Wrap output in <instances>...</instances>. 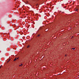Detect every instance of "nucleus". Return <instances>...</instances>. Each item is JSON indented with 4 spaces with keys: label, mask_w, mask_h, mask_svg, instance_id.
<instances>
[{
    "label": "nucleus",
    "mask_w": 79,
    "mask_h": 79,
    "mask_svg": "<svg viewBox=\"0 0 79 79\" xmlns=\"http://www.w3.org/2000/svg\"><path fill=\"white\" fill-rule=\"evenodd\" d=\"M77 10H78V9H76V11H77Z\"/></svg>",
    "instance_id": "423d86ee"
},
{
    "label": "nucleus",
    "mask_w": 79,
    "mask_h": 79,
    "mask_svg": "<svg viewBox=\"0 0 79 79\" xmlns=\"http://www.w3.org/2000/svg\"><path fill=\"white\" fill-rule=\"evenodd\" d=\"M19 59V57L17 58L16 60H18V59Z\"/></svg>",
    "instance_id": "0eeeda50"
},
{
    "label": "nucleus",
    "mask_w": 79,
    "mask_h": 79,
    "mask_svg": "<svg viewBox=\"0 0 79 79\" xmlns=\"http://www.w3.org/2000/svg\"><path fill=\"white\" fill-rule=\"evenodd\" d=\"M1 67H0V68H1Z\"/></svg>",
    "instance_id": "2eb2a0df"
},
{
    "label": "nucleus",
    "mask_w": 79,
    "mask_h": 79,
    "mask_svg": "<svg viewBox=\"0 0 79 79\" xmlns=\"http://www.w3.org/2000/svg\"><path fill=\"white\" fill-rule=\"evenodd\" d=\"M16 58H15V59L14 60V61H16Z\"/></svg>",
    "instance_id": "f03ea898"
},
{
    "label": "nucleus",
    "mask_w": 79,
    "mask_h": 79,
    "mask_svg": "<svg viewBox=\"0 0 79 79\" xmlns=\"http://www.w3.org/2000/svg\"><path fill=\"white\" fill-rule=\"evenodd\" d=\"M66 56V55H65V56Z\"/></svg>",
    "instance_id": "9b49d317"
},
{
    "label": "nucleus",
    "mask_w": 79,
    "mask_h": 79,
    "mask_svg": "<svg viewBox=\"0 0 79 79\" xmlns=\"http://www.w3.org/2000/svg\"><path fill=\"white\" fill-rule=\"evenodd\" d=\"M40 36V35H39L38 36H37V37H39Z\"/></svg>",
    "instance_id": "39448f33"
},
{
    "label": "nucleus",
    "mask_w": 79,
    "mask_h": 79,
    "mask_svg": "<svg viewBox=\"0 0 79 79\" xmlns=\"http://www.w3.org/2000/svg\"><path fill=\"white\" fill-rule=\"evenodd\" d=\"M40 29H41V27H40Z\"/></svg>",
    "instance_id": "4468645a"
},
{
    "label": "nucleus",
    "mask_w": 79,
    "mask_h": 79,
    "mask_svg": "<svg viewBox=\"0 0 79 79\" xmlns=\"http://www.w3.org/2000/svg\"><path fill=\"white\" fill-rule=\"evenodd\" d=\"M40 10V11H42V10Z\"/></svg>",
    "instance_id": "ddd939ff"
},
{
    "label": "nucleus",
    "mask_w": 79,
    "mask_h": 79,
    "mask_svg": "<svg viewBox=\"0 0 79 79\" xmlns=\"http://www.w3.org/2000/svg\"><path fill=\"white\" fill-rule=\"evenodd\" d=\"M21 66V65H19V66Z\"/></svg>",
    "instance_id": "f8f14e48"
},
{
    "label": "nucleus",
    "mask_w": 79,
    "mask_h": 79,
    "mask_svg": "<svg viewBox=\"0 0 79 79\" xmlns=\"http://www.w3.org/2000/svg\"><path fill=\"white\" fill-rule=\"evenodd\" d=\"M72 49H73V50H75V48H72Z\"/></svg>",
    "instance_id": "7ed1b4c3"
},
{
    "label": "nucleus",
    "mask_w": 79,
    "mask_h": 79,
    "mask_svg": "<svg viewBox=\"0 0 79 79\" xmlns=\"http://www.w3.org/2000/svg\"><path fill=\"white\" fill-rule=\"evenodd\" d=\"M30 46L29 45H28V46H27V48H29V47H30Z\"/></svg>",
    "instance_id": "20e7f679"
},
{
    "label": "nucleus",
    "mask_w": 79,
    "mask_h": 79,
    "mask_svg": "<svg viewBox=\"0 0 79 79\" xmlns=\"http://www.w3.org/2000/svg\"><path fill=\"white\" fill-rule=\"evenodd\" d=\"M21 65V66H22V65H23V64H22Z\"/></svg>",
    "instance_id": "9d476101"
},
{
    "label": "nucleus",
    "mask_w": 79,
    "mask_h": 79,
    "mask_svg": "<svg viewBox=\"0 0 79 79\" xmlns=\"http://www.w3.org/2000/svg\"><path fill=\"white\" fill-rule=\"evenodd\" d=\"M10 59L9 60V61H8H8H10Z\"/></svg>",
    "instance_id": "1a4fd4ad"
},
{
    "label": "nucleus",
    "mask_w": 79,
    "mask_h": 79,
    "mask_svg": "<svg viewBox=\"0 0 79 79\" xmlns=\"http://www.w3.org/2000/svg\"><path fill=\"white\" fill-rule=\"evenodd\" d=\"M40 2H42V0H40Z\"/></svg>",
    "instance_id": "6e6552de"
},
{
    "label": "nucleus",
    "mask_w": 79,
    "mask_h": 79,
    "mask_svg": "<svg viewBox=\"0 0 79 79\" xmlns=\"http://www.w3.org/2000/svg\"><path fill=\"white\" fill-rule=\"evenodd\" d=\"M25 3H26V4H27V3H28V1H26V2H25Z\"/></svg>",
    "instance_id": "f257e3e1"
}]
</instances>
